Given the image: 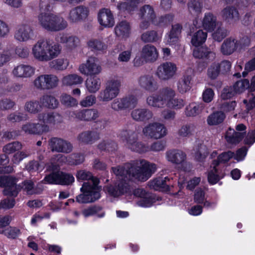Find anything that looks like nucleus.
<instances>
[{
	"mask_svg": "<svg viewBox=\"0 0 255 255\" xmlns=\"http://www.w3.org/2000/svg\"><path fill=\"white\" fill-rule=\"evenodd\" d=\"M112 169L121 181L115 185L108 186L106 188L111 195L118 197L127 192L129 189L126 178L127 180L146 181L155 172L156 165L144 159H138L127 163L124 167L119 166Z\"/></svg>",
	"mask_w": 255,
	"mask_h": 255,
	"instance_id": "1",
	"label": "nucleus"
},
{
	"mask_svg": "<svg viewBox=\"0 0 255 255\" xmlns=\"http://www.w3.org/2000/svg\"><path fill=\"white\" fill-rule=\"evenodd\" d=\"M61 46L50 39L39 40L33 46L32 54L40 62H48L58 57L61 53Z\"/></svg>",
	"mask_w": 255,
	"mask_h": 255,
	"instance_id": "2",
	"label": "nucleus"
},
{
	"mask_svg": "<svg viewBox=\"0 0 255 255\" xmlns=\"http://www.w3.org/2000/svg\"><path fill=\"white\" fill-rule=\"evenodd\" d=\"M38 21L43 28L51 32L62 30L68 26L67 21L63 17L52 13H40Z\"/></svg>",
	"mask_w": 255,
	"mask_h": 255,
	"instance_id": "3",
	"label": "nucleus"
},
{
	"mask_svg": "<svg viewBox=\"0 0 255 255\" xmlns=\"http://www.w3.org/2000/svg\"><path fill=\"white\" fill-rule=\"evenodd\" d=\"M120 138L126 143L127 146L132 151L138 152H145L149 150V148L141 142H138V134L135 130L126 128L121 131Z\"/></svg>",
	"mask_w": 255,
	"mask_h": 255,
	"instance_id": "4",
	"label": "nucleus"
},
{
	"mask_svg": "<svg viewBox=\"0 0 255 255\" xmlns=\"http://www.w3.org/2000/svg\"><path fill=\"white\" fill-rule=\"evenodd\" d=\"M100 187L94 186V183L91 180L84 182L80 189L82 193L76 197V201L81 204L94 202L100 198Z\"/></svg>",
	"mask_w": 255,
	"mask_h": 255,
	"instance_id": "5",
	"label": "nucleus"
},
{
	"mask_svg": "<svg viewBox=\"0 0 255 255\" xmlns=\"http://www.w3.org/2000/svg\"><path fill=\"white\" fill-rule=\"evenodd\" d=\"M121 86V80L118 77L110 78L106 83L105 88L99 93L100 101L109 102L118 96Z\"/></svg>",
	"mask_w": 255,
	"mask_h": 255,
	"instance_id": "6",
	"label": "nucleus"
},
{
	"mask_svg": "<svg viewBox=\"0 0 255 255\" xmlns=\"http://www.w3.org/2000/svg\"><path fill=\"white\" fill-rule=\"evenodd\" d=\"M58 77L54 74H43L33 81L34 87L39 90H48L56 88L59 84Z\"/></svg>",
	"mask_w": 255,
	"mask_h": 255,
	"instance_id": "7",
	"label": "nucleus"
},
{
	"mask_svg": "<svg viewBox=\"0 0 255 255\" xmlns=\"http://www.w3.org/2000/svg\"><path fill=\"white\" fill-rule=\"evenodd\" d=\"M249 43L248 37H243L240 41L233 37L226 39L221 47V51L225 55H229L235 51L238 47L242 48Z\"/></svg>",
	"mask_w": 255,
	"mask_h": 255,
	"instance_id": "8",
	"label": "nucleus"
},
{
	"mask_svg": "<svg viewBox=\"0 0 255 255\" xmlns=\"http://www.w3.org/2000/svg\"><path fill=\"white\" fill-rule=\"evenodd\" d=\"M48 146L52 152L69 153L73 150V145L70 142L58 137L50 138L48 140Z\"/></svg>",
	"mask_w": 255,
	"mask_h": 255,
	"instance_id": "9",
	"label": "nucleus"
},
{
	"mask_svg": "<svg viewBox=\"0 0 255 255\" xmlns=\"http://www.w3.org/2000/svg\"><path fill=\"white\" fill-rule=\"evenodd\" d=\"M142 133L146 136L159 139L166 135L167 129L164 125L154 122L145 126L142 129Z\"/></svg>",
	"mask_w": 255,
	"mask_h": 255,
	"instance_id": "10",
	"label": "nucleus"
},
{
	"mask_svg": "<svg viewBox=\"0 0 255 255\" xmlns=\"http://www.w3.org/2000/svg\"><path fill=\"white\" fill-rule=\"evenodd\" d=\"M177 70L176 64L171 62H164L157 67L156 75L161 80L166 81L172 78Z\"/></svg>",
	"mask_w": 255,
	"mask_h": 255,
	"instance_id": "11",
	"label": "nucleus"
},
{
	"mask_svg": "<svg viewBox=\"0 0 255 255\" xmlns=\"http://www.w3.org/2000/svg\"><path fill=\"white\" fill-rule=\"evenodd\" d=\"M0 187H5L3 194L9 196H16L20 190L19 186L16 185V179L9 176H0Z\"/></svg>",
	"mask_w": 255,
	"mask_h": 255,
	"instance_id": "12",
	"label": "nucleus"
},
{
	"mask_svg": "<svg viewBox=\"0 0 255 255\" xmlns=\"http://www.w3.org/2000/svg\"><path fill=\"white\" fill-rule=\"evenodd\" d=\"M79 70L82 74L92 76L100 74L102 71V67L98 58L92 56L88 59L85 64L79 66Z\"/></svg>",
	"mask_w": 255,
	"mask_h": 255,
	"instance_id": "13",
	"label": "nucleus"
},
{
	"mask_svg": "<svg viewBox=\"0 0 255 255\" xmlns=\"http://www.w3.org/2000/svg\"><path fill=\"white\" fill-rule=\"evenodd\" d=\"M167 87L161 89L159 92L155 94L148 96L146 99V103L149 106L156 108H163L166 105V99L170 94V92L167 91Z\"/></svg>",
	"mask_w": 255,
	"mask_h": 255,
	"instance_id": "14",
	"label": "nucleus"
},
{
	"mask_svg": "<svg viewBox=\"0 0 255 255\" xmlns=\"http://www.w3.org/2000/svg\"><path fill=\"white\" fill-rule=\"evenodd\" d=\"M193 75V69L191 68H187L177 83V90L179 93H185L191 89V82Z\"/></svg>",
	"mask_w": 255,
	"mask_h": 255,
	"instance_id": "15",
	"label": "nucleus"
},
{
	"mask_svg": "<svg viewBox=\"0 0 255 255\" xmlns=\"http://www.w3.org/2000/svg\"><path fill=\"white\" fill-rule=\"evenodd\" d=\"M159 53L156 47L151 44H146L141 48L140 58L146 63H153L158 58Z\"/></svg>",
	"mask_w": 255,
	"mask_h": 255,
	"instance_id": "16",
	"label": "nucleus"
},
{
	"mask_svg": "<svg viewBox=\"0 0 255 255\" xmlns=\"http://www.w3.org/2000/svg\"><path fill=\"white\" fill-rule=\"evenodd\" d=\"M38 120L47 125H55L63 122L62 116L57 112H44L39 113L37 116Z\"/></svg>",
	"mask_w": 255,
	"mask_h": 255,
	"instance_id": "17",
	"label": "nucleus"
},
{
	"mask_svg": "<svg viewBox=\"0 0 255 255\" xmlns=\"http://www.w3.org/2000/svg\"><path fill=\"white\" fill-rule=\"evenodd\" d=\"M88 14L89 10L86 7L77 6L70 10L67 18L71 23H76L85 19Z\"/></svg>",
	"mask_w": 255,
	"mask_h": 255,
	"instance_id": "18",
	"label": "nucleus"
},
{
	"mask_svg": "<svg viewBox=\"0 0 255 255\" xmlns=\"http://www.w3.org/2000/svg\"><path fill=\"white\" fill-rule=\"evenodd\" d=\"M33 35L32 27L28 23H24L17 26L14 33V38L20 42L26 41Z\"/></svg>",
	"mask_w": 255,
	"mask_h": 255,
	"instance_id": "19",
	"label": "nucleus"
},
{
	"mask_svg": "<svg viewBox=\"0 0 255 255\" xmlns=\"http://www.w3.org/2000/svg\"><path fill=\"white\" fill-rule=\"evenodd\" d=\"M137 83L140 88L144 90L153 92L158 89L157 83L153 77L150 75H144L137 79Z\"/></svg>",
	"mask_w": 255,
	"mask_h": 255,
	"instance_id": "20",
	"label": "nucleus"
},
{
	"mask_svg": "<svg viewBox=\"0 0 255 255\" xmlns=\"http://www.w3.org/2000/svg\"><path fill=\"white\" fill-rule=\"evenodd\" d=\"M75 118L79 120L86 122L94 121L99 116L98 111L95 109H86L74 112Z\"/></svg>",
	"mask_w": 255,
	"mask_h": 255,
	"instance_id": "21",
	"label": "nucleus"
},
{
	"mask_svg": "<svg viewBox=\"0 0 255 255\" xmlns=\"http://www.w3.org/2000/svg\"><path fill=\"white\" fill-rule=\"evenodd\" d=\"M167 91L170 92V94H167V98L166 99L167 107L174 109L178 110L183 108L185 105V102L181 98H176L175 91L170 87H167Z\"/></svg>",
	"mask_w": 255,
	"mask_h": 255,
	"instance_id": "22",
	"label": "nucleus"
},
{
	"mask_svg": "<svg viewBox=\"0 0 255 255\" xmlns=\"http://www.w3.org/2000/svg\"><path fill=\"white\" fill-rule=\"evenodd\" d=\"M21 128L25 133L31 134H40L48 131L47 125L39 123H27L22 125Z\"/></svg>",
	"mask_w": 255,
	"mask_h": 255,
	"instance_id": "23",
	"label": "nucleus"
},
{
	"mask_svg": "<svg viewBox=\"0 0 255 255\" xmlns=\"http://www.w3.org/2000/svg\"><path fill=\"white\" fill-rule=\"evenodd\" d=\"M98 20L100 24L105 27H111L115 24L113 15L108 8H103L99 11Z\"/></svg>",
	"mask_w": 255,
	"mask_h": 255,
	"instance_id": "24",
	"label": "nucleus"
},
{
	"mask_svg": "<svg viewBox=\"0 0 255 255\" xmlns=\"http://www.w3.org/2000/svg\"><path fill=\"white\" fill-rule=\"evenodd\" d=\"M100 139V133L95 130H86L79 133L77 139L84 144H92Z\"/></svg>",
	"mask_w": 255,
	"mask_h": 255,
	"instance_id": "25",
	"label": "nucleus"
},
{
	"mask_svg": "<svg viewBox=\"0 0 255 255\" xmlns=\"http://www.w3.org/2000/svg\"><path fill=\"white\" fill-rule=\"evenodd\" d=\"M34 69L29 65L20 64L14 68L12 73L17 78H28L34 74Z\"/></svg>",
	"mask_w": 255,
	"mask_h": 255,
	"instance_id": "26",
	"label": "nucleus"
},
{
	"mask_svg": "<svg viewBox=\"0 0 255 255\" xmlns=\"http://www.w3.org/2000/svg\"><path fill=\"white\" fill-rule=\"evenodd\" d=\"M131 116L136 121L147 122L152 118L153 114L147 109H137L131 112Z\"/></svg>",
	"mask_w": 255,
	"mask_h": 255,
	"instance_id": "27",
	"label": "nucleus"
},
{
	"mask_svg": "<svg viewBox=\"0 0 255 255\" xmlns=\"http://www.w3.org/2000/svg\"><path fill=\"white\" fill-rule=\"evenodd\" d=\"M154 187L156 190L162 191L171 190V187H173V179L168 177H159L153 180Z\"/></svg>",
	"mask_w": 255,
	"mask_h": 255,
	"instance_id": "28",
	"label": "nucleus"
},
{
	"mask_svg": "<svg viewBox=\"0 0 255 255\" xmlns=\"http://www.w3.org/2000/svg\"><path fill=\"white\" fill-rule=\"evenodd\" d=\"M162 34L154 30H147L140 35V40L144 43L149 44L158 42L161 40Z\"/></svg>",
	"mask_w": 255,
	"mask_h": 255,
	"instance_id": "29",
	"label": "nucleus"
},
{
	"mask_svg": "<svg viewBox=\"0 0 255 255\" xmlns=\"http://www.w3.org/2000/svg\"><path fill=\"white\" fill-rule=\"evenodd\" d=\"M219 24H220V22L217 21V17L213 13L208 12L205 14L202 25L206 30L212 31Z\"/></svg>",
	"mask_w": 255,
	"mask_h": 255,
	"instance_id": "30",
	"label": "nucleus"
},
{
	"mask_svg": "<svg viewBox=\"0 0 255 255\" xmlns=\"http://www.w3.org/2000/svg\"><path fill=\"white\" fill-rule=\"evenodd\" d=\"M193 54L196 58L205 59L209 61L213 60L216 57L215 52L204 47L196 48L193 51Z\"/></svg>",
	"mask_w": 255,
	"mask_h": 255,
	"instance_id": "31",
	"label": "nucleus"
},
{
	"mask_svg": "<svg viewBox=\"0 0 255 255\" xmlns=\"http://www.w3.org/2000/svg\"><path fill=\"white\" fill-rule=\"evenodd\" d=\"M39 100L42 108L45 107L49 109H55L58 108L59 104L56 97L49 94L43 95Z\"/></svg>",
	"mask_w": 255,
	"mask_h": 255,
	"instance_id": "32",
	"label": "nucleus"
},
{
	"mask_svg": "<svg viewBox=\"0 0 255 255\" xmlns=\"http://www.w3.org/2000/svg\"><path fill=\"white\" fill-rule=\"evenodd\" d=\"M166 155L169 161L177 164L182 163L186 158V154L183 151L178 149L167 151Z\"/></svg>",
	"mask_w": 255,
	"mask_h": 255,
	"instance_id": "33",
	"label": "nucleus"
},
{
	"mask_svg": "<svg viewBox=\"0 0 255 255\" xmlns=\"http://www.w3.org/2000/svg\"><path fill=\"white\" fill-rule=\"evenodd\" d=\"M182 29V25L180 23H176L172 25L170 31L168 33L167 42L174 44L178 42Z\"/></svg>",
	"mask_w": 255,
	"mask_h": 255,
	"instance_id": "34",
	"label": "nucleus"
},
{
	"mask_svg": "<svg viewBox=\"0 0 255 255\" xmlns=\"http://www.w3.org/2000/svg\"><path fill=\"white\" fill-rule=\"evenodd\" d=\"M22 184L21 188L28 195L39 194L43 190V187L41 184L34 186V183L31 180H25L22 182Z\"/></svg>",
	"mask_w": 255,
	"mask_h": 255,
	"instance_id": "35",
	"label": "nucleus"
},
{
	"mask_svg": "<svg viewBox=\"0 0 255 255\" xmlns=\"http://www.w3.org/2000/svg\"><path fill=\"white\" fill-rule=\"evenodd\" d=\"M222 16L228 22L236 21L239 19V13L234 6H227L222 11Z\"/></svg>",
	"mask_w": 255,
	"mask_h": 255,
	"instance_id": "36",
	"label": "nucleus"
},
{
	"mask_svg": "<svg viewBox=\"0 0 255 255\" xmlns=\"http://www.w3.org/2000/svg\"><path fill=\"white\" fill-rule=\"evenodd\" d=\"M139 15L142 19H148L152 23L156 15L151 5L145 4L140 8Z\"/></svg>",
	"mask_w": 255,
	"mask_h": 255,
	"instance_id": "37",
	"label": "nucleus"
},
{
	"mask_svg": "<svg viewBox=\"0 0 255 255\" xmlns=\"http://www.w3.org/2000/svg\"><path fill=\"white\" fill-rule=\"evenodd\" d=\"M60 42L62 43H65L69 49H73L79 45L80 40L76 36H68L62 34L60 38Z\"/></svg>",
	"mask_w": 255,
	"mask_h": 255,
	"instance_id": "38",
	"label": "nucleus"
},
{
	"mask_svg": "<svg viewBox=\"0 0 255 255\" xmlns=\"http://www.w3.org/2000/svg\"><path fill=\"white\" fill-rule=\"evenodd\" d=\"M86 87L90 93H96L101 88V79L97 77H90L86 81Z\"/></svg>",
	"mask_w": 255,
	"mask_h": 255,
	"instance_id": "39",
	"label": "nucleus"
},
{
	"mask_svg": "<svg viewBox=\"0 0 255 255\" xmlns=\"http://www.w3.org/2000/svg\"><path fill=\"white\" fill-rule=\"evenodd\" d=\"M24 109L25 112L30 114L36 115L42 110V108L40 100H32L25 103Z\"/></svg>",
	"mask_w": 255,
	"mask_h": 255,
	"instance_id": "40",
	"label": "nucleus"
},
{
	"mask_svg": "<svg viewBox=\"0 0 255 255\" xmlns=\"http://www.w3.org/2000/svg\"><path fill=\"white\" fill-rule=\"evenodd\" d=\"M87 45L93 52H104L107 45L101 39L92 38L87 42Z\"/></svg>",
	"mask_w": 255,
	"mask_h": 255,
	"instance_id": "41",
	"label": "nucleus"
},
{
	"mask_svg": "<svg viewBox=\"0 0 255 255\" xmlns=\"http://www.w3.org/2000/svg\"><path fill=\"white\" fill-rule=\"evenodd\" d=\"M130 29L129 23L126 21H122L116 26L115 32L117 36L124 37L128 36Z\"/></svg>",
	"mask_w": 255,
	"mask_h": 255,
	"instance_id": "42",
	"label": "nucleus"
},
{
	"mask_svg": "<svg viewBox=\"0 0 255 255\" xmlns=\"http://www.w3.org/2000/svg\"><path fill=\"white\" fill-rule=\"evenodd\" d=\"M226 118L222 111H216L210 114L207 118V122L210 126L218 125L222 123Z\"/></svg>",
	"mask_w": 255,
	"mask_h": 255,
	"instance_id": "43",
	"label": "nucleus"
},
{
	"mask_svg": "<svg viewBox=\"0 0 255 255\" xmlns=\"http://www.w3.org/2000/svg\"><path fill=\"white\" fill-rule=\"evenodd\" d=\"M204 108L203 103H191L185 109V115L187 117H195L200 114Z\"/></svg>",
	"mask_w": 255,
	"mask_h": 255,
	"instance_id": "44",
	"label": "nucleus"
},
{
	"mask_svg": "<svg viewBox=\"0 0 255 255\" xmlns=\"http://www.w3.org/2000/svg\"><path fill=\"white\" fill-rule=\"evenodd\" d=\"M62 82L64 85L67 86L76 85L82 84L83 82V79L81 76L76 74H72L64 76L62 80Z\"/></svg>",
	"mask_w": 255,
	"mask_h": 255,
	"instance_id": "45",
	"label": "nucleus"
},
{
	"mask_svg": "<svg viewBox=\"0 0 255 255\" xmlns=\"http://www.w3.org/2000/svg\"><path fill=\"white\" fill-rule=\"evenodd\" d=\"M76 177L78 180H86V182L92 181L94 183V186H99V181L96 177H93L92 173L86 170H79L77 172Z\"/></svg>",
	"mask_w": 255,
	"mask_h": 255,
	"instance_id": "46",
	"label": "nucleus"
},
{
	"mask_svg": "<svg viewBox=\"0 0 255 255\" xmlns=\"http://www.w3.org/2000/svg\"><path fill=\"white\" fill-rule=\"evenodd\" d=\"M28 117L25 113L18 111L11 113L7 115V120L10 123H19L27 120Z\"/></svg>",
	"mask_w": 255,
	"mask_h": 255,
	"instance_id": "47",
	"label": "nucleus"
},
{
	"mask_svg": "<svg viewBox=\"0 0 255 255\" xmlns=\"http://www.w3.org/2000/svg\"><path fill=\"white\" fill-rule=\"evenodd\" d=\"M207 36V33L202 30H199L195 32L191 39V43L195 46H198L203 43Z\"/></svg>",
	"mask_w": 255,
	"mask_h": 255,
	"instance_id": "48",
	"label": "nucleus"
},
{
	"mask_svg": "<svg viewBox=\"0 0 255 255\" xmlns=\"http://www.w3.org/2000/svg\"><path fill=\"white\" fill-rule=\"evenodd\" d=\"M195 128V126L192 124L184 125L178 130V135L181 137H189L192 135Z\"/></svg>",
	"mask_w": 255,
	"mask_h": 255,
	"instance_id": "49",
	"label": "nucleus"
},
{
	"mask_svg": "<svg viewBox=\"0 0 255 255\" xmlns=\"http://www.w3.org/2000/svg\"><path fill=\"white\" fill-rule=\"evenodd\" d=\"M68 66V62L63 58H58L52 60L49 63V66L56 70H64Z\"/></svg>",
	"mask_w": 255,
	"mask_h": 255,
	"instance_id": "50",
	"label": "nucleus"
},
{
	"mask_svg": "<svg viewBox=\"0 0 255 255\" xmlns=\"http://www.w3.org/2000/svg\"><path fill=\"white\" fill-rule=\"evenodd\" d=\"M156 202V199L154 196L149 193L143 198L139 199L137 201V204L141 207H148L153 205Z\"/></svg>",
	"mask_w": 255,
	"mask_h": 255,
	"instance_id": "51",
	"label": "nucleus"
},
{
	"mask_svg": "<svg viewBox=\"0 0 255 255\" xmlns=\"http://www.w3.org/2000/svg\"><path fill=\"white\" fill-rule=\"evenodd\" d=\"M22 148V144L18 141H13L6 144L3 147L2 151L7 154L15 152Z\"/></svg>",
	"mask_w": 255,
	"mask_h": 255,
	"instance_id": "52",
	"label": "nucleus"
},
{
	"mask_svg": "<svg viewBox=\"0 0 255 255\" xmlns=\"http://www.w3.org/2000/svg\"><path fill=\"white\" fill-rule=\"evenodd\" d=\"M187 5L189 11L192 14L198 15L201 12L202 5L199 0H191Z\"/></svg>",
	"mask_w": 255,
	"mask_h": 255,
	"instance_id": "53",
	"label": "nucleus"
},
{
	"mask_svg": "<svg viewBox=\"0 0 255 255\" xmlns=\"http://www.w3.org/2000/svg\"><path fill=\"white\" fill-rule=\"evenodd\" d=\"M61 104L65 107L70 108L76 106L78 105V101L70 95L64 94L60 97Z\"/></svg>",
	"mask_w": 255,
	"mask_h": 255,
	"instance_id": "54",
	"label": "nucleus"
},
{
	"mask_svg": "<svg viewBox=\"0 0 255 255\" xmlns=\"http://www.w3.org/2000/svg\"><path fill=\"white\" fill-rule=\"evenodd\" d=\"M250 87L249 81L247 79L238 81L233 86L236 93H241Z\"/></svg>",
	"mask_w": 255,
	"mask_h": 255,
	"instance_id": "55",
	"label": "nucleus"
},
{
	"mask_svg": "<svg viewBox=\"0 0 255 255\" xmlns=\"http://www.w3.org/2000/svg\"><path fill=\"white\" fill-rule=\"evenodd\" d=\"M60 171H52L50 174L46 175L43 181L49 184H59L58 182H59L60 179Z\"/></svg>",
	"mask_w": 255,
	"mask_h": 255,
	"instance_id": "56",
	"label": "nucleus"
},
{
	"mask_svg": "<svg viewBox=\"0 0 255 255\" xmlns=\"http://www.w3.org/2000/svg\"><path fill=\"white\" fill-rule=\"evenodd\" d=\"M234 155V153L231 151L223 152L219 155L217 160H214L213 164L218 166L220 163H226L233 157Z\"/></svg>",
	"mask_w": 255,
	"mask_h": 255,
	"instance_id": "57",
	"label": "nucleus"
},
{
	"mask_svg": "<svg viewBox=\"0 0 255 255\" xmlns=\"http://www.w3.org/2000/svg\"><path fill=\"white\" fill-rule=\"evenodd\" d=\"M74 181V177L69 173H66L62 171L60 172V179L59 184L63 185H69Z\"/></svg>",
	"mask_w": 255,
	"mask_h": 255,
	"instance_id": "58",
	"label": "nucleus"
},
{
	"mask_svg": "<svg viewBox=\"0 0 255 255\" xmlns=\"http://www.w3.org/2000/svg\"><path fill=\"white\" fill-rule=\"evenodd\" d=\"M218 63H214L208 68L207 75L211 79H215L221 73Z\"/></svg>",
	"mask_w": 255,
	"mask_h": 255,
	"instance_id": "59",
	"label": "nucleus"
},
{
	"mask_svg": "<svg viewBox=\"0 0 255 255\" xmlns=\"http://www.w3.org/2000/svg\"><path fill=\"white\" fill-rule=\"evenodd\" d=\"M16 105L14 101L9 98L0 100V110L5 111L12 109Z\"/></svg>",
	"mask_w": 255,
	"mask_h": 255,
	"instance_id": "60",
	"label": "nucleus"
},
{
	"mask_svg": "<svg viewBox=\"0 0 255 255\" xmlns=\"http://www.w3.org/2000/svg\"><path fill=\"white\" fill-rule=\"evenodd\" d=\"M98 148L102 150H107L112 152L117 149V144L113 141H103L98 144Z\"/></svg>",
	"mask_w": 255,
	"mask_h": 255,
	"instance_id": "61",
	"label": "nucleus"
},
{
	"mask_svg": "<svg viewBox=\"0 0 255 255\" xmlns=\"http://www.w3.org/2000/svg\"><path fill=\"white\" fill-rule=\"evenodd\" d=\"M246 132H234L232 135H227V140L231 143H238L244 137Z\"/></svg>",
	"mask_w": 255,
	"mask_h": 255,
	"instance_id": "62",
	"label": "nucleus"
},
{
	"mask_svg": "<svg viewBox=\"0 0 255 255\" xmlns=\"http://www.w3.org/2000/svg\"><path fill=\"white\" fill-rule=\"evenodd\" d=\"M136 5L129 0H127L125 2H121L118 4L117 7L121 11H128L130 12L133 10Z\"/></svg>",
	"mask_w": 255,
	"mask_h": 255,
	"instance_id": "63",
	"label": "nucleus"
},
{
	"mask_svg": "<svg viewBox=\"0 0 255 255\" xmlns=\"http://www.w3.org/2000/svg\"><path fill=\"white\" fill-rule=\"evenodd\" d=\"M216 166L214 165L213 168L211 170L208 174V180L211 184H215L217 183L220 180V178L218 174V171Z\"/></svg>",
	"mask_w": 255,
	"mask_h": 255,
	"instance_id": "64",
	"label": "nucleus"
}]
</instances>
